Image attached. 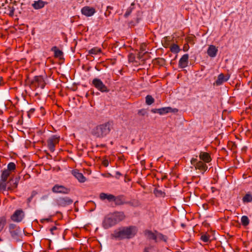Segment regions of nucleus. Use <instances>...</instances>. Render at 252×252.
Returning <instances> with one entry per match:
<instances>
[{
	"mask_svg": "<svg viewBox=\"0 0 252 252\" xmlns=\"http://www.w3.org/2000/svg\"><path fill=\"white\" fill-rule=\"evenodd\" d=\"M112 128V122H108L94 127L91 131V134L97 138H103L110 133Z\"/></svg>",
	"mask_w": 252,
	"mask_h": 252,
	"instance_id": "f257e3e1",
	"label": "nucleus"
},
{
	"mask_svg": "<svg viewBox=\"0 0 252 252\" xmlns=\"http://www.w3.org/2000/svg\"><path fill=\"white\" fill-rule=\"evenodd\" d=\"M137 228L133 226L125 227L116 231L113 235L116 238L120 239H130L133 237L137 233Z\"/></svg>",
	"mask_w": 252,
	"mask_h": 252,
	"instance_id": "f03ea898",
	"label": "nucleus"
},
{
	"mask_svg": "<svg viewBox=\"0 0 252 252\" xmlns=\"http://www.w3.org/2000/svg\"><path fill=\"white\" fill-rule=\"evenodd\" d=\"M19 180L20 177L11 178L9 181L5 182L6 189L10 191L13 190L17 187Z\"/></svg>",
	"mask_w": 252,
	"mask_h": 252,
	"instance_id": "7ed1b4c3",
	"label": "nucleus"
},
{
	"mask_svg": "<svg viewBox=\"0 0 252 252\" xmlns=\"http://www.w3.org/2000/svg\"><path fill=\"white\" fill-rule=\"evenodd\" d=\"M60 140V137L57 135H52L47 140V147L50 152H53L55 151V147Z\"/></svg>",
	"mask_w": 252,
	"mask_h": 252,
	"instance_id": "20e7f679",
	"label": "nucleus"
},
{
	"mask_svg": "<svg viewBox=\"0 0 252 252\" xmlns=\"http://www.w3.org/2000/svg\"><path fill=\"white\" fill-rule=\"evenodd\" d=\"M115 224H116L111 214L106 216L102 222V226L105 229H108Z\"/></svg>",
	"mask_w": 252,
	"mask_h": 252,
	"instance_id": "39448f33",
	"label": "nucleus"
},
{
	"mask_svg": "<svg viewBox=\"0 0 252 252\" xmlns=\"http://www.w3.org/2000/svg\"><path fill=\"white\" fill-rule=\"evenodd\" d=\"M92 83L93 85L98 90L102 93H107L109 91L107 87L103 84V83L99 79L94 78L93 80Z\"/></svg>",
	"mask_w": 252,
	"mask_h": 252,
	"instance_id": "423d86ee",
	"label": "nucleus"
},
{
	"mask_svg": "<svg viewBox=\"0 0 252 252\" xmlns=\"http://www.w3.org/2000/svg\"><path fill=\"white\" fill-rule=\"evenodd\" d=\"M25 217V213L22 209L16 210L11 217V219L15 222H21Z\"/></svg>",
	"mask_w": 252,
	"mask_h": 252,
	"instance_id": "0eeeda50",
	"label": "nucleus"
},
{
	"mask_svg": "<svg viewBox=\"0 0 252 252\" xmlns=\"http://www.w3.org/2000/svg\"><path fill=\"white\" fill-rule=\"evenodd\" d=\"M52 190L54 193L68 194L70 189L63 186L56 185L52 188Z\"/></svg>",
	"mask_w": 252,
	"mask_h": 252,
	"instance_id": "6e6552de",
	"label": "nucleus"
},
{
	"mask_svg": "<svg viewBox=\"0 0 252 252\" xmlns=\"http://www.w3.org/2000/svg\"><path fill=\"white\" fill-rule=\"evenodd\" d=\"M57 204L62 207L71 204L73 200L68 197H60L57 200Z\"/></svg>",
	"mask_w": 252,
	"mask_h": 252,
	"instance_id": "1a4fd4ad",
	"label": "nucleus"
},
{
	"mask_svg": "<svg viewBox=\"0 0 252 252\" xmlns=\"http://www.w3.org/2000/svg\"><path fill=\"white\" fill-rule=\"evenodd\" d=\"M32 83L36 87H40L41 89H43L45 85L43 78L41 76H35L32 81Z\"/></svg>",
	"mask_w": 252,
	"mask_h": 252,
	"instance_id": "9d476101",
	"label": "nucleus"
},
{
	"mask_svg": "<svg viewBox=\"0 0 252 252\" xmlns=\"http://www.w3.org/2000/svg\"><path fill=\"white\" fill-rule=\"evenodd\" d=\"M81 12L86 16L90 17L95 13V10L94 7L86 6L82 8Z\"/></svg>",
	"mask_w": 252,
	"mask_h": 252,
	"instance_id": "9b49d317",
	"label": "nucleus"
},
{
	"mask_svg": "<svg viewBox=\"0 0 252 252\" xmlns=\"http://www.w3.org/2000/svg\"><path fill=\"white\" fill-rule=\"evenodd\" d=\"M189 56L186 54L184 55L180 59L179 62V67L181 68H184L188 66L189 63Z\"/></svg>",
	"mask_w": 252,
	"mask_h": 252,
	"instance_id": "f8f14e48",
	"label": "nucleus"
},
{
	"mask_svg": "<svg viewBox=\"0 0 252 252\" xmlns=\"http://www.w3.org/2000/svg\"><path fill=\"white\" fill-rule=\"evenodd\" d=\"M218 52V48L215 46L211 45L209 46L207 53L210 57L215 58L217 56Z\"/></svg>",
	"mask_w": 252,
	"mask_h": 252,
	"instance_id": "ddd939ff",
	"label": "nucleus"
},
{
	"mask_svg": "<svg viewBox=\"0 0 252 252\" xmlns=\"http://www.w3.org/2000/svg\"><path fill=\"white\" fill-rule=\"evenodd\" d=\"M111 214L113 215V217L116 224L123 220L125 218V215L124 213L122 212H115Z\"/></svg>",
	"mask_w": 252,
	"mask_h": 252,
	"instance_id": "4468645a",
	"label": "nucleus"
},
{
	"mask_svg": "<svg viewBox=\"0 0 252 252\" xmlns=\"http://www.w3.org/2000/svg\"><path fill=\"white\" fill-rule=\"evenodd\" d=\"M72 174L80 182L84 183L85 182L86 178L84 176L83 174L79 172L78 170H72Z\"/></svg>",
	"mask_w": 252,
	"mask_h": 252,
	"instance_id": "2eb2a0df",
	"label": "nucleus"
},
{
	"mask_svg": "<svg viewBox=\"0 0 252 252\" xmlns=\"http://www.w3.org/2000/svg\"><path fill=\"white\" fill-rule=\"evenodd\" d=\"M157 232L158 231H155V232H153L151 230H147L145 231L144 234L147 239L153 240L156 242Z\"/></svg>",
	"mask_w": 252,
	"mask_h": 252,
	"instance_id": "dca6fc26",
	"label": "nucleus"
},
{
	"mask_svg": "<svg viewBox=\"0 0 252 252\" xmlns=\"http://www.w3.org/2000/svg\"><path fill=\"white\" fill-rule=\"evenodd\" d=\"M228 79V77L224 76L222 73H221L218 76V79L215 82V84L217 86L220 85L223 82L227 81Z\"/></svg>",
	"mask_w": 252,
	"mask_h": 252,
	"instance_id": "f3484780",
	"label": "nucleus"
},
{
	"mask_svg": "<svg viewBox=\"0 0 252 252\" xmlns=\"http://www.w3.org/2000/svg\"><path fill=\"white\" fill-rule=\"evenodd\" d=\"M99 197L101 200L107 199L109 201H114L115 199L114 195L105 193H101Z\"/></svg>",
	"mask_w": 252,
	"mask_h": 252,
	"instance_id": "a211bd4d",
	"label": "nucleus"
},
{
	"mask_svg": "<svg viewBox=\"0 0 252 252\" xmlns=\"http://www.w3.org/2000/svg\"><path fill=\"white\" fill-rule=\"evenodd\" d=\"M114 201H115V204L116 205H121L124 204L128 203V202L125 201L124 196L123 195H120L117 197L115 196ZM128 203H129L128 202Z\"/></svg>",
	"mask_w": 252,
	"mask_h": 252,
	"instance_id": "6ab92c4d",
	"label": "nucleus"
},
{
	"mask_svg": "<svg viewBox=\"0 0 252 252\" xmlns=\"http://www.w3.org/2000/svg\"><path fill=\"white\" fill-rule=\"evenodd\" d=\"M199 158L200 159L206 162H209L211 161V157L209 154L206 152H200Z\"/></svg>",
	"mask_w": 252,
	"mask_h": 252,
	"instance_id": "aec40b11",
	"label": "nucleus"
},
{
	"mask_svg": "<svg viewBox=\"0 0 252 252\" xmlns=\"http://www.w3.org/2000/svg\"><path fill=\"white\" fill-rule=\"evenodd\" d=\"M44 5L45 2L41 0L35 1H34V3L32 4V6L35 9H39L42 8L44 6Z\"/></svg>",
	"mask_w": 252,
	"mask_h": 252,
	"instance_id": "412c9836",
	"label": "nucleus"
},
{
	"mask_svg": "<svg viewBox=\"0 0 252 252\" xmlns=\"http://www.w3.org/2000/svg\"><path fill=\"white\" fill-rule=\"evenodd\" d=\"M10 172L8 170H4L1 175V181L6 182L8 177L10 176Z\"/></svg>",
	"mask_w": 252,
	"mask_h": 252,
	"instance_id": "4be33fe9",
	"label": "nucleus"
},
{
	"mask_svg": "<svg viewBox=\"0 0 252 252\" xmlns=\"http://www.w3.org/2000/svg\"><path fill=\"white\" fill-rule=\"evenodd\" d=\"M195 167L196 169H198L203 171H206L208 168L206 164L203 163L202 161L197 162L195 165Z\"/></svg>",
	"mask_w": 252,
	"mask_h": 252,
	"instance_id": "5701e85b",
	"label": "nucleus"
},
{
	"mask_svg": "<svg viewBox=\"0 0 252 252\" xmlns=\"http://www.w3.org/2000/svg\"><path fill=\"white\" fill-rule=\"evenodd\" d=\"M242 201L244 203L251 202L252 201V193L250 192L246 193L243 196Z\"/></svg>",
	"mask_w": 252,
	"mask_h": 252,
	"instance_id": "b1692460",
	"label": "nucleus"
},
{
	"mask_svg": "<svg viewBox=\"0 0 252 252\" xmlns=\"http://www.w3.org/2000/svg\"><path fill=\"white\" fill-rule=\"evenodd\" d=\"M5 11L4 13L8 14L10 16L12 17L14 15L15 8L13 6L8 5L7 7H5Z\"/></svg>",
	"mask_w": 252,
	"mask_h": 252,
	"instance_id": "393cba45",
	"label": "nucleus"
},
{
	"mask_svg": "<svg viewBox=\"0 0 252 252\" xmlns=\"http://www.w3.org/2000/svg\"><path fill=\"white\" fill-rule=\"evenodd\" d=\"M51 50L54 52L55 57L57 58H61L63 55V52L58 49L56 46L53 47Z\"/></svg>",
	"mask_w": 252,
	"mask_h": 252,
	"instance_id": "a878e982",
	"label": "nucleus"
},
{
	"mask_svg": "<svg viewBox=\"0 0 252 252\" xmlns=\"http://www.w3.org/2000/svg\"><path fill=\"white\" fill-rule=\"evenodd\" d=\"M167 239V237L163 235L162 234L157 232V238L156 239V242H158V241H163L164 242H166Z\"/></svg>",
	"mask_w": 252,
	"mask_h": 252,
	"instance_id": "bb28decb",
	"label": "nucleus"
},
{
	"mask_svg": "<svg viewBox=\"0 0 252 252\" xmlns=\"http://www.w3.org/2000/svg\"><path fill=\"white\" fill-rule=\"evenodd\" d=\"M159 114L160 115H163L172 111V108L171 107H163L159 108Z\"/></svg>",
	"mask_w": 252,
	"mask_h": 252,
	"instance_id": "cd10ccee",
	"label": "nucleus"
},
{
	"mask_svg": "<svg viewBox=\"0 0 252 252\" xmlns=\"http://www.w3.org/2000/svg\"><path fill=\"white\" fill-rule=\"evenodd\" d=\"M20 232L21 229L19 227L16 228L15 230H14L13 231L10 232L11 236L14 239L17 238V237L19 236Z\"/></svg>",
	"mask_w": 252,
	"mask_h": 252,
	"instance_id": "c85d7f7f",
	"label": "nucleus"
},
{
	"mask_svg": "<svg viewBox=\"0 0 252 252\" xmlns=\"http://www.w3.org/2000/svg\"><path fill=\"white\" fill-rule=\"evenodd\" d=\"M154 193L157 197H164L165 196V193L163 191L157 189H154Z\"/></svg>",
	"mask_w": 252,
	"mask_h": 252,
	"instance_id": "c756f323",
	"label": "nucleus"
},
{
	"mask_svg": "<svg viewBox=\"0 0 252 252\" xmlns=\"http://www.w3.org/2000/svg\"><path fill=\"white\" fill-rule=\"evenodd\" d=\"M146 103L147 105H151L154 102V98L150 95H148L146 97Z\"/></svg>",
	"mask_w": 252,
	"mask_h": 252,
	"instance_id": "7c9ffc66",
	"label": "nucleus"
},
{
	"mask_svg": "<svg viewBox=\"0 0 252 252\" xmlns=\"http://www.w3.org/2000/svg\"><path fill=\"white\" fill-rule=\"evenodd\" d=\"M241 222L244 226H247L249 223V220L247 216H243L241 218Z\"/></svg>",
	"mask_w": 252,
	"mask_h": 252,
	"instance_id": "2f4dec72",
	"label": "nucleus"
},
{
	"mask_svg": "<svg viewBox=\"0 0 252 252\" xmlns=\"http://www.w3.org/2000/svg\"><path fill=\"white\" fill-rule=\"evenodd\" d=\"M180 50L179 47L176 44H173L170 47V51L174 53H177Z\"/></svg>",
	"mask_w": 252,
	"mask_h": 252,
	"instance_id": "473e14b6",
	"label": "nucleus"
},
{
	"mask_svg": "<svg viewBox=\"0 0 252 252\" xmlns=\"http://www.w3.org/2000/svg\"><path fill=\"white\" fill-rule=\"evenodd\" d=\"M201 240L204 242H208L210 241V237L207 234H203L200 237Z\"/></svg>",
	"mask_w": 252,
	"mask_h": 252,
	"instance_id": "72a5a7b5",
	"label": "nucleus"
},
{
	"mask_svg": "<svg viewBox=\"0 0 252 252\" xmlns=\"http://www.w3.org/2000/svg\"><path fill=\"white\" fill-rule=\"evenodd\" d=\"M100 49L95 47L89 50V53L90 54L96 55L100 52Z\"/></svg>",
	"mask_w": 252,
	"mask_h": 252,
	"instance_id": "f704fd0d",
	"label": "nucleus"
},
{
	"mask_svg": "<svg viewBox=\"0 0 252 252\" xmlns=\"http://www.w3.org/2000/svg\"><path fill=\"white\" fill-rule=\"evenodd\" d=\"M16 165L14 162H10L7 165V169L6 170H8L9 171L14 170L15 169Z\"/></svg>",
	"mask_w": 252,
	"mask_h": 252,
	"instance_id": "c9c22d12",
	"label": "nucleus"
},
{
	"mask_svg": "<svg viewBox=\"0 0 252 252\" xmlns=\"http://www.w3.org/2000/svg\"><path fill=\"white\" fill-rule=\"evenodd\" d=\"M6 223L5 220L3 218H0V232L2 230Z\"/></svg>",
	"mask_w": 252,
	"mask_h": 252,
	"instance_id": "e433bc0d",
	"label": "nucleus"
},
{
	"mask_svg": "<svg viewBox=\"0 0 252 252\" xmlns=\"http://www.w3.org/2000/svg\"><path fill=\"white\" fill-rule=\"evenodd\" d=\"M6 189L5 183L0 181V191Z\"/></svg>",
	"mask_w": 252,
	"mask_h": 252,
	"instance_id": "4c0bfd02",
	"label": "nucleus"
},
{
	"mask_svg": "<svg viewBox=\"0 0 252 252\" xmlns=\"http://www.w3.org/2000/svg\"><path fill=\"white\" fill-rule=\"evenodd\" d=\"M16 225L15 224H10L9 225V232L12 231L17 228Z\"/></svg>",
	"mask_w": 252,
	"mask_h": 252,
	"instance_id": "58836bf2",
	"label": "nucleus"
},
{
	"mask_svg": "<svg viewBox=\"0 0 252 252\" xmlns=\"http://www.w3.org/2000/svg\"><path fill=\"white\" fill-rule=\"evenodd\" d=\"M132 9L131 8H129L127 9L126 13L125 14L124 16L126 18L131 13Z\"/></svg>",
	"mask_w": 252,
	"mask_h": 252,
	"instance_id": "ea45409f",
	"label": "nucleus"
},
{
	"mask_svg": "<svg viewBox=\"0 0 252 252\" xmlns=\"http://www.w3.org/2000/svg\"><path fill=\"white\" fill-rule=\"evenodd\" d=\"M147 112L145 110L141 109L138 111V114L141 116H144L146 114Z\"/></svg>",
	"mask_w": 252,
	"mask_h": 252,
	"instance_id": "a19ab883",
	"label": "nucleus"
},
{
	"mask_svg": "<svg viewBox=\"0 0 252 252\" xmlns=\"http://www.w3.org/2000/svg\"><path fill=\"white\" fill-rule=\"evenodd\" d=\"M154 248L153 247H150V248L147 247L145 249V252H149L150 251H154Z\"/></svg>",
	"mask_w": 252,
	"mask_h": 252,
	"instance_id": "79ce46f5",
	"label": "nucleus"
},
{
	"mask_svg": "<svg viewBox=\"0 0 252 252\" xmlns=\"http://www.w3.org/2000/svg\"><path fill=\"white\" fill-rule=\"evenodd\" d=\"M197 159L196 158H192L191 160V164L193 165L194 166L197 163Z\"/></svg>",
	"mask_w": 252,
	"mask_h": 252,
	"instance_id": "37998d69",
	"label": "nucleus"
},
{
	"mask_svg": "<svg viewBox=\"0 0 252 252\" xmlns=\"http://www.w3.org/2000/svg\"><path fill=\"white\" fill-rule=\"evenodd\" d=\"M151 111L153 113H158L159 114V108L158 109H152Z\"/></svg>",
	"mask_w": 252,
	"mask_h": 252,
	"instance_id": "c03bdc74",
	"label": "nucleus"
},
{
	"mask_svg": "<svg viewBox=\"0 0 252 252\" xmlns=\"http://www.w3.org/2000/svg\"><path fill=\"white\" fill-rule=\"evenodd\" d=\"M57 229V227L56 226H54L50 228V230L52 234H53V231Z\"/></svg>",
	"mask_w": 252,
	"mask_h": 252,
	"instance_id": "a18cd8bd",
	"label": "nucleus"
},
{
	"mask_svg": "<svg viewBox=\"0 0 252 252\" xmlns=\"http://www.w3.org/2000/svg\"><path fill=\"white\" fill-rule=\"evenodd\" d=\"M50 219H42V220H41V221L42 222H44L45 221H50Z\"/></svg>",
	"mask_w": 252,
	"mask_h": 252,
	"instance_id": "49530a36",
	"label": "nucleus"
},
{
	"mask_svg": "<svg viewBox=\"0 0 252 252\" xmlns=\"http://www.w3.org/2000/svg\"><path fill=\"white\" fill-rule=\"evenodd\" d=\"M36 194V192L35 191L32 192L31 197H33Z\"/></svg>",
	"mask_w": 252,
	"mask_h": 252,
	"instance_id": "de8ad7c7",
	"label": "nucleus"
},
{
	"mask_svg": "<svg viewBox=\"0 0 252 252\" xmlns=\"http://www.w3.org/2000/svg\"><path fill=\"white\" fill-rule=\"evenodd\" d=\"M32 199V198L31 197V196L29 198H28L27 199L28 204H29L31 202Z\"/></svg>",
	"mask_w": 252,
	"mask_h": 252,
	"instance_id": "09e8293b",
	"label": "nucleus"
},
{
	"mask_svg": "<svg viewBox=\"0 0 252 252\" xmlns=\"http://www.w3.org/2000/svg\"><path fill=\"white\" fill-rule=\"evenodd\" d=\"M110 13H111V12H110V11H109V10H108V11H107V10H106V12L105 13V15L106 16H109V14H110Z\"/></svg>",
	"mask_w": 252,
	"mask_h": 252,
	"instance_id": "8fccbe9b",
	"label": "nucleus"
},
{
	"mask_svg": "<svg viewBox=\"0 0 252 252\" xmlns=\"http://www.w3.org/2000/svg\"><path fill=\"white\" fill-rule=\"evenodd\" d=\"M103 164H104V166H107L108 165V161H107V160L106 161H104L103 162Z\"/></svg>",
	"mask_w": 252,
	"mask_h": 252,
	"instance_id": "3c124183",
	"label": "nucleus"
},
{
	"mask_svg": "<svg viewBox=\"0 0 252 252\" xmlns=\"http://www.w3.org/2000/svg\"><path fill=\"white\" fill-rule=\"evenodd\" d=\"M113 9V7L110 6H108L107 7V11H108L110 9Z\"/></svg>",
	"mask_w": 252,
	"mask_h": 252,
	"instance_id": "603ef678",
	"label": "nucleus"
},
{
	"mask_svg": "<svg viewBox=\"0 0 252 252\" xmlns=\"http://www.w3.org/2000/svg\"><path fill=\"white\" fill-rule=\"evenodd\" d=\"M116 174H117V175H119V176H120V175H121V174L119 172H118V171H117V172H116Z\"/></svg>",
	"mask_w": 252,
	"mask_h": 252,
	"instance_id": "864d4df0",
	"label": "nucleus"
},
{
	"mask_svg": "<svg viewBox=\"0 0 252 252\" xmlns=\"http://www.w3.org/2000/svg\"><path fill=\"white\" fill-rule=\"evenodd\" d=\"M111 176H112L111 174H110V173H108V177H111Z\"/></svg>",
	"mask_w": 252,
	"mask_h": 252,
	"instance_id": "5fc2aeb1",
	"label": "nucleus"
},
{
	"mask_svg": "<svg viewBox=\"0 0 252 252\" xmlns=\"http://www.w3.org/2000/svg\"><path fill=\"white\" fill-rule=\"evenodd\" d=\"M160 61L162 62H164V60L163 59H160Z\"/></svg>",
	"mask_w": 252,
	"mask_h": 252,
	"instance_id": "6e6d98bb",
	"label": "nucleus"
},
{
	"mask_svg": "<svg viewBox=\"0 0 252 252\" xmlns=\"http://www.w3.org/2000/svg\"><path fill=\"white\" fill-rule=\"evenodd\" d=\"M2 240L0 238V242L2 241Z\"/></svg>",
	"mask_w": 252,
	"mask_h": 252,
	"instance_id": "4d7b16f0",
	"label": "nucleus"
}]
</instances>
